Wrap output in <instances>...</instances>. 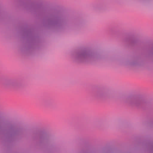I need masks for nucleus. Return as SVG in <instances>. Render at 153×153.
<instances>
[{"instance_id": "obj_1", "label": "nucleus", "mask_w": 153, "mask_h": 153, "mask_svg": "<svg viewBox=\"0 0 153 153\" xmlns=\"http://www.w3.org/2000/svg\"><path fill=\"white\" fill-rule=\"evenodd\" d=\"M11 84H12V85H13V83H11Z\"/></svg>"}]
</instances>
